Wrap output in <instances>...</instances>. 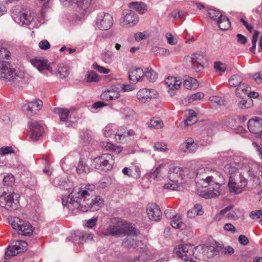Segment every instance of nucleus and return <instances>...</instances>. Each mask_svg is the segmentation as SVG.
I'll use <instances>...</instances> for the list:
<instances>
[{"mask_svg":"<svg viewBox=\"0 0 262 262\" xmlns=\"http://www.w3.org/2000/svg\"><path fill=\"white\" fill-rule=\"evenodd\" d=\"M95 188L93 184L86 185L84 189L75 188L68 196H62L63 206H67L75 214L79 211L84 212L98 210L104 205V200L99 195L92 198Z\"/></svg>","mask_w":262,"mask_h":262,"instance_id":"1","label":"nucleus"},{"mask_svg":"<svg viewBox=\"0 0 262 262\" xmlns=\"http://www.w3.org/2000/svg\"><path fill=\"white\" fill-rule=\"evenodd\" d=\"M247 185V180L242 173L235 174L229 177L228 183L229 191L235 194L242 193Z\"/></svg>","mask_w":262,"mask_h":262,"instance_id":"2","label":"nucleus"},{"mask_svg":"<svg viewBox=\"0 0 262 262\" xmlns=\"http://www.w3.org/2000/svg\"><path fill=\"white\" fill-rule=\"evenodd\" d=\"M9 223L14 230L19 234L24 236H30L33 232V227L28 221H24L18 217L9 219Z\"/></svg>","mask_w":262,"mask_h":262,"instance_id":"3","label":"nucleus"},{"mask_svg":"<svg viewBox=\"0 0 262 262\" xmlns=\"http://www.w3.org/2000/svg\"><path fill=\"white\" fill-rule=\"evenodd\" d=\"M114 163V159L111 154H103L95 158L92 164L96 169L107 171L112 169Z\"/></svg>","mask_w":262,"mask_h":262,"instance_id":"4","label":"nucleus"},{"mask_svg":"<svg viewBox=\"0 0 262 262\" xmlns=\"http://www.w3.org/2000/svg\"><path fill=\"white\" fill-rule=\"evenodd\" d=\"M203 183L202 184L205 188L208 186H212V188L220 190V183L224 182V178L223 174L219 171L214 170L211 176H207L205 179L202 178Z\"/></svg>","mask_w":262,"mask_h":262,"instance_id":"5","label":"nucleus"},{"mask_svg":"<svg viewBox=\"0 0 262 262\" xmlns=\"http://www.w3.org/2000/svg\"><path fill=\"white\" fill-rule=\"evenodd\" d=\"M139 19L137 13L130 9H126L122 11L119 24L122 27H132L138 24Z\"/></svg>","mask_w":262,"mask_h":262,"instance_id":"6","label":"nucleus"},{"mask_svg":"<svg viewBox=\"0 0 262 262\" xmlns=\"http://www.w3.org/2000/svg\"><path fill=\"white\" fill-rule=\"evenodd\" d=\"M12 192L10 193L4 190L2 194L0 195V206L8 210H15L18 206V202L14 200Z\"/></svg>","mask_w":262,"mask_h":262,"instance_id":"7","label":"nucleus"},{"mask_svg":"<svg viewBox=\"0 0 262 262\" xmlns=\"http://www.w3.org/2000/svg\"><path fill=\"white\" fill-rule=\"evenodd\" d=\"M113 23V17L111 14L101 12L96 17L95 25L101 30H108L111 28Z\"/></svg>","mask_w":262,"mask_h":262,"instance_id":"8","label":"nucleus"},{"mask_svg":"<svg viewBox=\"0 0 262 262\" xmlns=\"http://www.w3.org/2000/svg\"><path fill=\"white\" fill-rule=\"evenodd\" d=\"M17 76L16 70L12 67L10 62L0 61V78L12 81Z\"/></svg>","mask_w":262,"mask_h":262,"instance_id":"9","label":"nucleus"},{"mask_svg":"<svg viewBox=\"0 0 262 262\" xmlns=\"http://www.w3.org/2000/svg\"><path fill=\"white\" fill-rule=\"evenodd\" d=\"M27 246V243L25 241L19 240L13 241L5 252V258L9 259L19 253L24 252L26 250Z\"/></svg>","mask_w":262,"mask_h":262,"instance_id":"10","label":"nucleus"},{"mask_svg":"<svg viewBox=\"0 0 262 262\" xmlns=\"http://www.w3.org/2000/svg\"><path fill=\"white\" fill-rule=\"evenodd\" d=\"M259 164L255 162L249 163L247 168L248 178L255 184H262V171H259Z\"/></svg>","mask_w":262,"mask_h":262,"instance_id":"11","label":"nucleus"},{"mask_svg":"<svg viewBox=\"0 0 262 262\" xmlns=\"http://www.w3.org/2000/svg\"><path fill=\"white\" fill-rule=\"evenodd\" d=\"M122 225L123 220L112 221L102 233L104 235L121 236L123 234Z\"/></svg>","mask_w":262,"mask_h":262,"instance_id":"12","label":"nucleus"},{"mask_svg":"<svg viewBox=\"0 0 262 262\" xmlns=\"http://www.w3.org/2000/svg\"><path fill=\"white\" fill-rule=\"evenodd\" d=\"M176 255L184 260H187L193 253L192 245L186 244L179 245L174 249Z\"/></svg>","mask_w":262,"mask_h":262,"instance_id":"13","label":"nucleus"},{"mask_svg":"<svg viewBox=\"0 0 262 262\" xmlns=\"http://www.w3.org/2000/svg\"><path fill=\"white\" fill-rule=\"evenodd\" d=\"M30 137L33 141H37L43 133L42 126L35 120H31L29 123Z\"/></svg>","mask_w":262,"mask_h":262,"instance_id":"14","label":"nucleus"},{"mask_svg":"<svg viewBox=\"0 0 262 262\" xmlns=\"http://www.w3.org/2000/svg\"><path fill=\"white\" fill-rule=\"evenodd\" d=\"M64 5H72L76 3L77 5L76 10L81 15H84L89 8L91 0H60Z\"/></svg>","mask_w":262,"mask_h":262,"instance_id":"15","label":"nucleus"},{"mask_svg":"<svg viewBox=\"0 0 262 262\" xmlns=\"http://www.w3.org/2000/svg\"><path fill=\"white\" fill-rule=\"evenodd\" d=\"M199 145L191 138H189L182 143L179 146V149L183 152L193 154L198 149Z\"/></svg>","mask_w":262,"mask_h":262,"instance_id":"16","label":"nucleus"},{"mask_svg":"<svg viewBox=\"0 0 262 262\" xmlns=\"http://www.w3.org/2000/svg\"><path fill=\"white\" fill-rule=\"evenodd\" d=\"M205 61L204 55L201 53L193 54L191 57L192 67L196 72H201L204 70Z\"/></svg>","mask_w":262,"mask_h":262,"instance_id":"17","label":"nucleus"},{"mask_svg":"<svg viewBox=\"0 0 262 262\" xmlns=\"http://www.w3.org/2000/svg\"><path fill=\"white\" fill-rule=\"evenodd\" d=\"M158 95V92L154 89H142L138 91L137 97L141 102L145 103L148 99L157 98Z\"/></svg>","mask_w":262,"mask_h":262,"instance_id":"18","label":"nucleus"},{"mask_svg":"<svg viewBox=\"0 0 262 262\" xmlns=\"http://www.w3.org/2000/svg\"><path fill=\"white\" fill-rule=\"evenodd\" d=\"M146 211L148 216L150 220L154 221L160 220L162 212L159 207L155 203L148 204Z\"/></svg>","mask_w":262,"mask_h":262,"instance_id":"19","label":"nucleus"},{"mask_svg":"<svg viewBox=\"0 0 262 262\" xmlns=\"http://www.w3.org/2000/svg\"><path fill=\"white\" fill-rule=\"evenodd\" d=\"M31 63L36 67L40 72L46 70L52 72V69L49 64L48 63V60L40 58L35 57L30 59Z\"/></svg>","mask_w":262,"mask_h":262,"instance_id":"20","label":"nucleus"},{"mask_svg":"<svg viewBox=\"0 0 262 262\" xmlns=\"http://www.w3.org/2000/svg\"><path fill=\"white\" fill-rule=\"evenodd\" d=\"M247 126L251 133L257 135L262 130V119L257 117L251 119Z\"/></svg>","mask_w":262,"mask_h":262,"instance_id":"21","label":"nucleus"},{"mask_svg":"<svg viewBox=\"0 0 262 262\" xmlns=\"http://www.w3.org/2000/svg\"><path fill=\"white\" fill-rule=\"evenodd\" d=\"M33 19V17L32 16L29 9L23 10L19 17L14 18L15 21L21 25H29Z\"/></svg>","mask_w":262,"mask_h":262,"instance_id":"22","label":"nucleus"},{"mask_svg":"<svg viewBox=\"0 0 262 262\" xmlns=\"http://www.w3.org/2000/svg\"><path fill=\"white\" fill-rule=\"evenodd\" d=\"M197 194L205 199L213 198L219 196L221 194L220 190L216 189H213L210 187L209 189L198 188L196 190Z\"/></svg>","mask_w":262,"mask_h":262,"instance_id":"23","label":"nucleus"},{"mask_svg":"<svg viewBox=\"0 0 262 262\" xmlns=\"http://www.w3.org/2000/svg\"><path fill=\"white\" fill-rule=\"evenodd\" d=\"M43 103L42 101L39 99H35L28 104L23 106V110L30 112L33 114H35L42 107Z\"/></svg>","mask_w":262,"mask_h":262,"instance_id":"24","label":"nucleus"},{"mask_svg":"<svg viewBox=\"0 0 262 262\" xmlns=\"http://www.w3.org/2000/svg\"><path fill=\"white\" fill-rule=\"evenodd\" d=\"M144 76V71L141 68H137L129 72V80L133 82H136L142 80Z\"/></svg>","mask_w":262,"mask_h":262,"instance_id":"25","label":"nucleus"},{"mask_svg":"<svg viewBox=\"0 0 262 262\" xmlns=\"http://www.w3.org/2000/svg\"><path fill=\"white\" fill-rule=\"evenodd\" d=\"M122 228L123 231V235H127L128 236L136 235L138 233L135 225H133L125 221H123Z\"/></svg>","mask_w":262,"mask_h":262,"instance_id":"26","label":"nucleus"},{"mask_svg":"<svg viewBox=\"0 0 262 262\" xmlns=\"http://www.w3.org/2000/svg\"><path fill=\"white\" fill-rule=\"evenodd\" d=\"M128 7L137 11L140 14H144L147 11V6L142 2H133L128 4Z\"/></svg>","mask_w":262,"mask_h":262,"instance_id":"27","label":"nucleus"},{"mask_svg":"<svg viewBox=\"0 0 262 262\" xmlns=\"http://www.w3.org/2000/svg\"><path fill=\"white\" fill-rule=\"evenodd\" d=\"M241 164L238 163H231L226 164L224 168V171L225 173H228L230 176L234 175L235 174L241 173L238 171V168L241 167Z\"/></svg>","mask_w":262,"mask_h":262,"instance_id":"28","label":"nucleus"},{"mask_svg":"<svg viewBox=\"0 0 262 262\" xmlns=\"http://www.w3.org/2000/svg\"><path fill=\"white\" fill-rule=\"evenodd\" d=\"M168 179L171 182L178 184L179 179H183L181 168L177 167H174L172 171L170 170L168 174Z\"/></svg>","mask_w":262,"mask_h":262,"instance_id":"29","label":"nucleus"},{"mask_svg":"<svg viewBox=\"0 0 262 262\" xmlns=\"http://www.w3.org/2000/svg\"><path fill=\"white\" fill-rule=\"evenodd\" d=\"M92 238V234H86L80 231H76L72 235V242L74 243H82L86 238Z\"/></svg>","mask_w":262,"mask_h":262,"instance_id":"30","label":"nucleus"},{"mask_svg":"<svg viewBox=\"0 0 262 262\" xmlns=\"http://www.w3.org/2000/svg\"><path fill=\"white\" fill-rule=\"evenodd\" d=\"M14 180L15 178L12 174H8L5 176L3 179V185L4 186L3 189L5 190V187H6V191L10 193H13L14 191L12 189V185L14 183Z\"/></svg>","mask_w":262,"mask_h":262,"instance_id":"31","label":"nucleus"},{"mask_svg":"<svg viewBox=\"0 0 262 262\" xmlns=\"http://www.w3.org/2000/svg\"><path fill=\"white\" fill-rule=\"evenodd\" d=\"M69 74L70 68L68 66L63 63H60L58 65L56 72V75L57 77L61 79L64 78L68 77Z\"/></svg>","mask_w":262,"mask_h":262,"instance_id":"32","label":"nucleus"},{"mask_svg":"<svg viewBox=\"0 0 262 262\" xmlns=\"http://www.w3.org/2000/svg\"><path fill=\"white\" fill-rule=\"evenodd\" d=\"M171 221V226L175 229H183L185 228V224L182 221V215L180 214L174 215Z\"/></svg>","mask_w":262,"mask_h":262,"instance_id":"33","label":"nucleus"},{"mask_svg":"<svg viewBox=\"0 0 262 262\" xmlns=\"http://www.w3.org/2000/svg\"><path fill=\"white\" fill-rule=\"evenodd\" d=\"M128 242H123L122 245L128 249H136L137 250H144L146 248L145 245L141 241L136 240L135 244H128Z\"/></svg>","mask_w":262,"mask_h":262,"instance_id":"34","label":"nucleus"},{"mask_svg":"<svg viewBox=\"0 0 262 262\" xmlns=\"http://www.w3.org/2000/svg\"><path fill=\"white\" fill-rule=\"evenodd\" d=\"M165 84L170 89H178L180 87L181 82L174 77H170L165 79Z\"/></svg>","mask_w":262,"mask_h":262,"instance_id":"35","label":"nucleus"},{"mask_svg":"<svg viewBox=\"0 0 262 262\" xmlns=\"http://www.w3.org/2000/svg\"><path fill=\"white\" fill-rule=\"evenodd\" d=\"M249 89V87L247 86L246 85L243 83L236 88L235 91L236 95L237 97L244 98L248 96Z\"/></svg>","mask_w":262,"mask_h":262,"instance_id":"36","label":"nucleus"},{"mask_svg":"<svg viewBox=\"0 0 262 262\" xmlns=\"http://www.w3.org/2000/svg\"><path fill=\"white\" fill-rule=\"evenodd\" d=\"M148 127L152 129H161L163 127V123L160 118H154L147 123Z\"/></svg>","mask_w":262,"mask_h":262,"instance_id":"37","label":"nucleus"},{"mask_svg":"<svg viewBox=\"0 0 262 262\" xmlns=\"http://www.w3.org/2000/svg\"><path fill=\"white\" fill-rule=\"evenodd\" d=\"M101 146L107 150L112 151L116 154L121 152L122 148L120 146H115L113 144L107 142H103L101 143Z\"/></svg>","mask_w":262,"mask_h":262,"instance_id":"38","label":"nucleus"},{"mask_svg":"<svg viewBox=\"0 0 262 262\" xmlns=\"http://www.w3.org/2000/svg\"><path fill=\"white\" fill-rule=\"evenodd\" d=\"M217 24L219 28L222 30H227L230 27V23L229 19L224 15L219 19Z\"/></svg>","mask_w":262,"mask_h":262,"instance_id":"39","label":"nucleus"},{"mask_svg":"<svg viewBox=\"0 0 262 262\" xmlns=\"http://www.w3.org/2000/svg\"><path fill=\"white\" fill-rule=\"evenodd\" d=\"M203 254L208 258H211L219 254L218 250L212 246H207L203 248Z\"/></svg>","mask_w":262,"mask_h":262,"instance_id":"40","label":"nucleus"},{"mask_svg":"<svg viewBox=\"0 0 262 262\" xmlns=\"http://www.w3.org/2000/svg\"><path fill=\"white\" fill-rule=\"evenodd\" d=\"M203 211L202 210L201 206L199 204L194 205L193 208L189 210L187 212V215L188 217L192 218L197 215H202Z\"/></svg>","mask_w":262,"mask_h":262,"instance_id":"41","label":"nucleus"},{"mask_svg":"<svg viewBox=\"0 0 262 262\" xmlns=\"http://www.w3.org/2000/svg\"><path fill=\"white\" fill-rule=\"evenodd\" d=\"M150 82H155L158 78L157 73L151 68H146L144 71V76Z\"/></svg>","mask_w":262,"mask_h":262,"instance_id":"42","label":"nucleus"},{"mask_svg":"<svg viewBox=\"0 0 262 262\" xmlns=\"http://www.w3.org/2000/svg\"><path fill=\"white\" fill-rule=\"evenodd\" d=\"M183 85L187 89H195L198 86L197 80L192 77H185Z\"/></svg>","mask_w":262,"mask_h":262,"instance_id":"43","label":"nucleus"},{"mask_svg":"<svg viewBox=\"0 0 262 262\" xmlns=\"http://www.w3.org/2000/svg\"><path fill=\"white\" fill-rule=\"evenodd\" d=\"M229 83L231 86L238 87L243 83V78L239 75H234L229 78Z\"/></svg>","mask_w":262,"mask_h":262,"instance_id":"44","label":"nucleus"},{"mask_svg":"<svg viewBox=\"0 0 262 262\" xmlns=\"http://www.w3.org/2000/svg\"><path fill=\"white\" fill-rule=\"evenodd\" d=\"M54 112L59 115L60 119L62 121L67 120L69 116L70 112L68 109L62 108H55L54 109Z\"/></svg>","mask_w":262,"mask_h":262,"instance_id":"45","label":"nucleus"},{"mask_svg":"<svg viewBox=\"0 0 262 262\" xmlns=\"http://www.w3.org/2000/svg\"><path fill=\"white\" fill-rule=\"evenodd\" d=\"M111 93H112L111 90H108L103 93L101 95L102 99L104 100H115L118 99L120 96L119 93H118V92H117L114 95H112L111 94Z\"/></svg>","mask_w":262,"mask_h":262,"instance_id":"46","label":"nucleus"},{"mask_svg":"<svg viewBox=\"0 0 262 262\" xmlns=\"http://www.w3.org/2000/svg\"><path fill=\"white\" fill-rule=\"evenodd\" d=\"M85 79L88 82H97L99 80L98 75L93 71L87 73Z\"/></svg>","mask_w":262,"mask_h":262,"instance_id":"47","label":"nucleus"},{"mask_svg":"<svg viewBox=\"0 0 262 262\" xmlns=\"http://www.w3.org/2000/svg\"><path fill=\"white\" fill-rule=\"evenodd\" d=\"M208 15L211 19L217 20V21L223 16L221 12L215 9H210L208 10Z\"/></svg>","mask_w":262,"mask_h":262,"instance_id":"48","label":"nucleus"},{"mask_svg":"<svg viewBox=\"0 0 262 262\" xmlns=\"http://www.w3.org/2000/svg\"><path fill=\"white\" fill-rule=\"evenodd\" d=\"M113 90L116 91L117 92L119 93L120 91H123V92L131 91L133 90V88L131 85L129 84H119L117 86H114Z\"/></svg>","mask_w":262,"mask_h":262,"instance_id":"49","label":"nucleus"},{"mask_svg":"<svg viewBox=\"0 0 262 262\" xmlns=\"http://www.w3.org/2000/svg\"><path fill=\"white\" fill-rule=\"evenodd\" d=\"M204 97V94L202 92H197L196 93L188 96V100L189 102L191 103L194 101L202 99Z\"/></svg>","mask_w":262,"mask_h":262,"instance_id":"50","label":"nucleus"},{"mask_svg":"<svg viewBox=\"0 0 262 262\" xmlns=\"http://www.w3.org/2000/svg\"><path fill=\"white\" fill-rule=\"evenodd\" d=\"M258 34H259V32L257 31H255L252 35V37L251 41H252V46L250 48L249 51L251 53H254V54L255 53L256 45V42H257Z\"/></svg>","mask_w":262,"mask_h":262,"instance_id":"51","label":"nucleus"},{"mask_svg":"<svg viewBox=\"0 0 262 262\" xmlns=\"http://www.w3.org/2000/svg\"><path fill=\"white\" fill-rule=\"evenodd\" d=\"M76 171L78 174L86 173L89 172V167L82 161H79L78 166L76 167Z\"/></svg>","mask_w":262,"mask_h":262,"instance_id":"52","label":"nucleus"},{"mask_svg":"<svg viewBox=\"0 0 262 262\" xmlns=\"http://www.w3.org/2000/svg\"><path fill=\"white\" fill-rule=\"evenodd\" d=\"M165 166L164 164H160L158 167L153 171L148 173V176L151 179H156L157 178L158 174L161 172L162 168Z\"/></svg>","mask_w":262,"mask_h":262,"instance_id":"53","label":"nucleus"},{"mask_svg":"<svg viewBox=\"0 0 262 262\" xmlns=\"http://www.w3.org/2000/svg\"><path fill=\"white\" fill-rule=\"evenodd\" d=\"M126 134L127 133H126L125 129L118 130L115 135L116 140L118 142H121L122 140L126 138Z\"/></svg>","mask_w":262,"mask_h":262,"instance_id":"54","label":"nucleus"},{"mask_svg":"<svg viewBox=\"0 0 262 262\" xmlns=\"http://www.w3.org/2000/svg\"><path fill=\"white\" fill-rule=\"evenodd\" d=\"M196 121V116L194 112L190 114V115L185 120V124L188 126L191 125Z\"/></svg>","mask_w":262,"mask_h":262,"instance_id":"55","label":"nucleus"},{"mask_svg":"<svg viewBox=\"0 0 262 262\" xmlns=\"http://www.w3.org/2000/svg\"><path fill=\"white\" fill-rule=\"evenodd\" d=\"M214 69L216 72H224L226 70V66L221 61H216L214 63Z\"/></svg>","mask_w":262,"mask_h":262,"instance_id":"56","label":"nucleus"},{"mask_svg":"<svg viewBox=\"0 0 262 262\" xmlns=\"http://www.w3.org/2000/svg\"><path fill=\"white\" fill-rule=\"evenodd\" d=\"M222 253L225 255H231L235 252L234 249L231 246L219 247Z\"/></svg>","mask_w":262,"mask_h":262,"instance_id":"57","label":"nucleus"},{"mask_svg":"<svg viewBox=\"0 0 262 262\" xmlns=\"http://www.w3.org/2000/svg\"><path fill=\"white\" fill-rule=\"evenodd\" d=\"M154 148L156 151L164 152L167 150V145L163 142H157L155 143Z\"/></svg>","mask_w":262,"mask_h":262,"instance_id":"58","label":"nucleus"},{"mask_svg":"<svg viewBox=\"0 0 262 262\" xmlns=\"http://www.w3.org/2000/svg\"><path fill=\"white\" fill-rule=\"evenodd\" d=\"M113 54L110 51L104 53L102 55V59L103 61L107 63H110L113 61Z\"/></svg>","mask_w":262,"mask_h":262,"instance_id":"59","label":"nucleus"},{"mask_svg":"<svg viewBox=\"0 0 262 262\" xmlns=\"http://www.w3.org/2000/svg\"><path fill=\"white\" fill-rule=\"evenodd\" d=\"M251 99L248 98L247 100L242 98V100L239 102L238 106L241 108H249L251 105Z\"/></svg>","mask_w":262,"mask_h":262,"instance_id":"60","label":"nucleus"},{"mask_svg":"<svg viewBox=\"0 0 262 262\" xmlns=\"http://www.w3.org/2000/svg\"><path fill=\"white\" fill-rule=\"evenodd\" d=\"M11 55L10 52L5 48L0 47V58L3 59H8Z\"/></svg>","mask_w":262,"mask_h":262,"instance_id":"61","label":"nucleus"},{"mask_svg":"<svg viewBox=\"0 0 262 262\" xmlns=\"http://www.w3.org/2000/svg\"><path fill=\"white\" fill-rule=\"evenodd\" d=\"M14 150L10 146L2 147L0 148V154L2 156L14 153Z\"/></svg>","mask_w":262,"mask_h":262,"instance_id":"62","label":"nucleus"},{"mask_svg":"<svg viewBox=\"0 0 262 262\" xmlns=\"http://www.w3.org/2000/svg\"><path fill=\"white\" fill-rule=\"evenodd\" d=\"M93 68L101 73L107 74L110 72V70L99 66L97 63H94L93 65Z\"/></svg>","mask_w":262,"mask_h":262,"instance_id":"63","label":"nucleus"},{"mask_svg":"<svg viewBox=\"0 0 262 262\" xmlns=\"http://www.w3.org/2000/svg\"><path fill=\"white\" fill-rule=\"evenodd\" d=\"M38 46L41 50H47L50 49L51 46L49 42L47 40H43L39 42Z\"/></svg>","mask_w":262,"mask_h":262,"instance_id":"64","label":"nucleus"}]
</instances>
